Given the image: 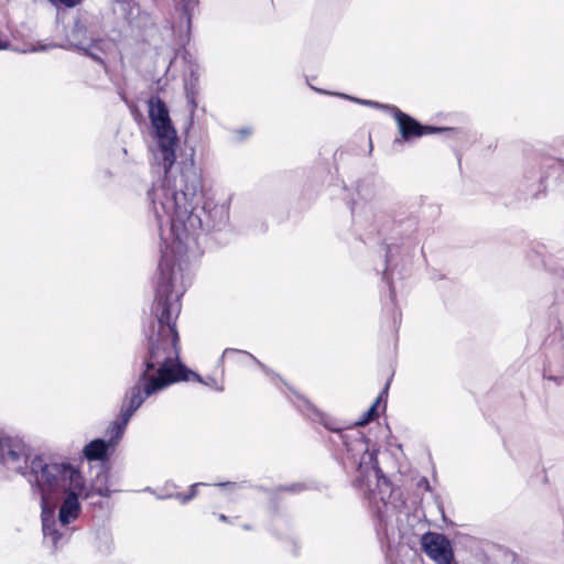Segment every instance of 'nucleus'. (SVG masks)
Instances as JSON below:
<instances>
[{"mask_svg": "<svg viewBox=\"0 0 564 564\" xmlns=\"http://www.w3.org/2000/svg\"><path fill=\"white\" fill-rule=\"evenodd\" d=\"M149 117L155 138V161L164 169V177L156 183L151 193L153 213L160 227L170 225L171 242L163 251L158 284L162 275V265L166 263L167 289H172L174 278L181 279L186 289L181 263L196 246L197 216L193 215V199L198 192L197 175L192 164L176 161L178 139L172 124L166 105L158 97L149 100Z\"/></svg>", "mask_w": 564, "mask_h": 564, "instance_id": "1", "label": "nucleus"}, {"mask_svg": "<svg viewBox=\"0 0 564 564\" xmlns=\"http://www.w3.org/2000/svg\"><path fill=\"white\" fill-rule=\"evenodd\" d=\"M166 263L162 265V275L156 286L153 313L156 318L158 329L150 335V355L145 361V369L135 386L127 391L120 416L108 429V441L95 440L87 444L84 454L87 459H102L108 449L115 446L122 436L129 420L150 395L161 391L165 387L180 381L195 379L208 384L202 378L186 370L178 362L176 347L178 336L175 329V321L181 312V297L184 294V284L181 279L174 278L172 289H167Z\"/></svg>", "mask_w": 564, "mask_h": 564, "instance_id": "2", "label": "nucleus"}, {"mask_svg": "<svg viewBox=\"0 0 564 564\" xmlns=\"http://www.w3.org/2000/svg\"><path fill=\"white\" fill-rule=\"evenodd\" d=\"M31 467L41 496L43 534L56 547L68 534V524L80 513L78 497L84 490V478L67 464H44L35 458Z\"/></svg>", "mask_w": 564, "mask_h": 564, "instance_id": "3", "label": "nucleus"}, {"mask_svg": "<svg viewBox=\"0 0 564 564\" xmlns=\"http://www.w3.org/2000/svg\"><path fill=\"white\" fill-rule=\"evenodd\" d=\"M347 452L350 458L357 464L358 477L357 486L365 492L372 494L381 484H386V478L381 475L377 464V449L370 445L369 441L360 432L346 436Z\"/></svg>", "mask_w": 564, "mask_h": 564, "instance_id": "4", "label": "nucleus"}, {"mask_svg": "<svg viewBox=\"0 0 564 564\" xmlns=\"http://www.w3.org/2000/svg\"><path fill=\"white\" fill-rule=\"evenodd\" d=\"M338 96L349 99V100H352L355 102L361 104V105L390 110L393 113V117L398 123V127H399V130H400V133H401L403 140H410L411 138H419L423 134L431 133L436 130L434 128L420 124L412 117L408 116L406 113L402 112L400 109H398L393 106L381 105L379 102L371 101V100L358 99V98H354V97H350V96H347L344 94H338Z\"/></svg>", "mask_w": 564, "mask_h": 564, "instance_id": "5", "label": "nucleus"}, {"mask_svg": "<svg viewBox=\"0 0 564 564\" xmlns=\"http://www.w3.org/2000/svg\"><path fill=\"white\" fill-rule=\"evenodd\" d=\"M28 456V447L20 437L7 435L0 431V462L2 464L10 469L22 471Z\"/></svg>", "mask_w": 564, "mask_h": 564, "instance_id": "6", "label": "nucleus"}, {"mask_svg": "<svg viewBox=\"0 0 564 564\" xmlns=\"http://www.w3.org/2000/svg\"><path fill=\"white\" fill-rule=\"evenodd\" d=\"M426 555L436 564H452L454 554L449 540L435 532H427L421 539Z\"/></svg>", "mask_w": 564, "mask_h": 564, "instance_id": "7", "label": "nucleus"}, {"mask_svg": "<svg viewBox=\"0 0 564 564\" xmlns=\"http://www.w3.org/2000/svg\"><path fill=\"white\" fill-rule=\"evenodd\" d=\"M198 77L199 75H196L195 72L192 70L191 77L185 80V90L188 98V102L191 104L192 108H196L197 106L195 96L197 94Z\"/></svg>", "mask_w": 564, "mask_h": 564, "instance_id": "8", "label": "nucleus"}, {"mask_svg": "<svg viewBox=\"0 0 564 564\" xmlns=\"http://www.w3.org/2000/svg\"><path fill=\"white\" fill-rule=\"evenodd\" d=\"M382 399V394L378 397L376 402L371 405V408L365 413L364 417L357 423L358 425H365L371 420H373L377 414V408Z\"/></svg>", "mask_w": 564, "mask_h": 564, "instance_id": "9", "label": "nucleus"}, {"mask_svg": "<svg viewBox=\"0 0 564 564\" xmlns=\"http://www.w3.org/2000/svg\"><path fill=\"white\" fill-rule=\"evenodd\" d=\"M231 356H238L243 360L250 359V360L258 362L253 356H251L250 354H248L246 351H240V350H235V349H226L223 354V358H230Z\"/></svg>", "mask_w": 564, "mask_h": 564, "instance_id": "10", "label": "nucleus"}, {"mask_svg": "<svg viewBox=\"0 0 564 564\" xmlns=\"http://www.w3.org/2000/svg\"><path fill=\"white\" fill-rule=\"evenodd\" d=\"M54 6H64L66 8H74L78 6L82 0H48Z\"/></svg>", "mask_w": 564, "mask_h": 564, "instance_id": "11", "label": "nucleus"}, {"mask_svg": "<svg viewBox=\"0 0 564 564\" xmlns=\"http://www.w3.org/2000/svg\"><path fill=\"white\" fill-rule=\"evenodd\" d=\"M51 47H53V46L52 45H44V44L31 45V46L25 47L21 52L22 53H34V52L46 51V50H48Z\"/></svg>", "mask_w": 564, "mask_h": 564, "instance_id": "12", "label": "nucleus"}, {"mask_svg": "<svg viewBox=\"0 0 564 564\" xmlns=\"http://www.w3.org/2000/svg\"><path fill=\"white\" fill-rule=\"evenodd\" d=\"M204 484L203 482H198V484H195L191 487V494L188 496H180V499L183 501V502H186L188 501L189 499H192L195 495H196V489L198 486H203Z\"/></svg>", "mask_w": 564, "mask_h": 564, "instance_id": "13", "label": "nucleus"}, {"mask_svg": "<svg viewBox=\"0 0 564 564\" xmlns=\"http://www.w3.org/2000/svg\"><path fill=\"white\" fill-rule=\"evenodd\" d=\"M10 47L9 42L0 36V50H8Z\"/></svg>", "mask_w": 564, "mask_h": 564, "instance_id": "14", "label": "nucleus"}, {"mask_svg": "<svg viewBox=\"0 0 564 564\" xmlns=\"http://www.w3.org/2000/svg\"><path fill=\"white\" fill-rule=\"evenodd\" d=\"M97 491L100 496H105V497H108L111 492L108 488H105V489L98 488Z\"/></svg>", "mask_w": 564, "mask_h": 564, "instance_id": "15", "label": "nucleus"}, {"mask_svg": "<svg viewBox=\"0 0 564 564\" xmlns=\"http://www.w3.org/2000/svg\"><path fill=\"white\" fill-rule=\"evenodd\" d=\"M225 487H229V488H235V485H231V484H227V485H224Z\"/></svg>", "mask_w": 564, "mask_h": 564, "instance_id": "16", "label": "nucleus"}, {"mask_svg": "<svg viewBox=\"0 0 564 564\" xmlns=\"http://www.w3.org/2000/svg\"><path fill=\"white\" fill-rule=\"evenodd\" d=\"M220 520L225 521L226 520V516L221 514L220 516Z\"/></svg>", "mask_w": 564, "mask_h": 564, "instance_id": "17", "label": "nucleus"}]
</instances>
